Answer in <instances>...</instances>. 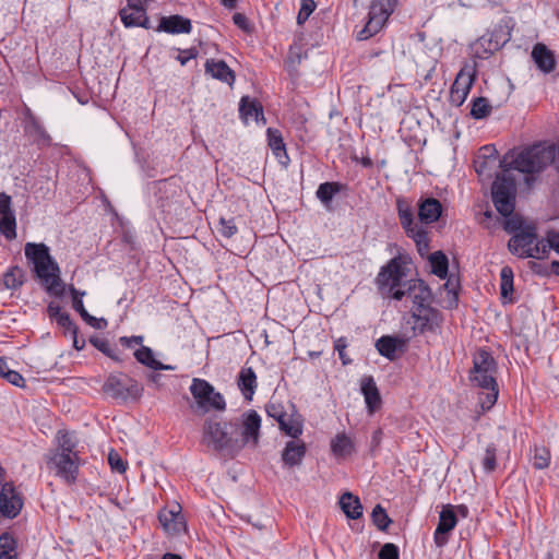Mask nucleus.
<instances>
[{"label":"nucleus","instance_id":"1","mask_svg":"<svg viewBox=\"0 0 559 559\" xmlns=\"http://www.w3.org/2000/svg\"><path fill=\"white\" fill-rule=\"evenodd\" d=\"M556 152L551 145H533L521 151L508 165L507 156L501 163L503 174L497 176L492 183V202L496 210L504 217L510 216L515 207V179L509 174L510 169L523 174H535L544 170L555 160Z\"/></svg>","mask_w":559,"mask_h":559},{"label":"nucleus","instance_id":"2","mask_svg":"<svg viewBox=\"0 0 559 559\" xmlns=\"http://www.w3.org/2000/svg\"><path fill=\"white\" fill-rule=\"evenodd\" d=\"M24 251L46 290L50 295L62 297L66 285L60 277L58 263L49 253V248L45 243L27 242Z\"/></svg>","mask_w":559,"mask_h":559},{"label":"nucleus","instance_id":"3","mask_svg":"<svg viewBox=\"0 0 559 559\" xmlns=\"http://www.w3.org/2000/svg\"><path fill=\"white\" fill-rule=\"evenodd\" d=\"M497 364L493 357L486 350L480 349L474 356V367L471 380L485 390L479 396L483 409H490L498 399V385L495 379Z\"/></svg>","mask_w":559,"mask_h":559},{"label":"nucleus","instance_id":"4","mask_svg":"<svg viewBox=\"0 0 559 559\" xmlns=\"http://www.w3.org/2000/svg\"><path fill=\"white\" fill-rule=\"evenodd\" d=\"M261 416L253 409L229 420V435L234 457L246 447L255 448L259 443Z\"/></svg>","mask_w":559,"mask_h":559},{"label":"nucleus","instance_id":"5","mask_svg":"<svg viewBox=\"0 0 559 559\" xmlns=\"http://www.w3.org/2000/svg\"><path fill=\"white\" fill-rule=\"evenodd\" d=\"M509 250L521 258L543 259L547 254V245L537 240L533 227L520 229L508 242Z\"/></svg>","mask_w":559,"mask_h":559},{"label":"nucleus","instance_id":"6","mask_svg":"<svg viewBox=\"0 0 559 559\" xmlns=\"http://www.w3.org/2000/svg\"><path fill=\"white\" fill-rule=\"evenodd\" d=\"M202 442L224 456L234 457L233 444L229 435V421L207 419L203 426Z\"/></svg>","mask_w":559,"mask_h":559},{"label":"nucleus","instance_id":"7","mask_svg":"<svg viewBox=\"0 0 559 559\" xmlns=\"http://www.w3.org/2000/svg\"><path fill=\"white\" fill-rule=\"evenodd\" d=\"M190 392L203 413L212 409L222 412L226 408L224 396L204 379L194 378L190 385Z\"/></svg>","mask_w":559,"mask_h":559},{"label":"nucleus","instance_id":"8","mask_svg":"<svg viewBox=\"0 0 559 559\" xmlns=\"http://www.w3.org/2000/svg\"><path fill=\"white\" fill-rule=\"evenodd\" d=\"M405 276L401 259L393 258L381 267L376 282L381 294L393 299V293L403 288Z\"/></svg>","mask_w":559,"mask_h":559},{"label":"nucleus","instance_id":"9","mask_svg":"<svg viewBox=\"0 0 559 559\" xmlns=\"http://www.w3.org/2000/svg\"><path fill=\"white\" fill-rule=\"evenodd\" d=\"M104 392L115 400H138L143 388L135 381L123 374H110L103 385Z\"/></svg>","mask_w":559,"mask_h":559},{"label":"nucleus","instance_id":"10","mask_svg":"<svg viewBox=\"0 0 559 559\" xmlns=\"http://www.w3.org/2000/svg\"><path fill=\"white\" fill-rule=\"evenodd\" d=\"M394 5V0H376L372 2L368 13V21L365 27L358 32L357 38L366 40L379 33L393 12Z\"/></svg>","mask_w":559,"mask_h":559},{"label":"nucleus","instance_id":"11","mask_svg":"<svg viewBox=\"0 0 559 559\" xmlns=\"http://www.w3.org/2000/svg\"><path fill=\"white\" fill-rule=\"evenodd\" d=\"M81 464L79 454L51 453L47 460L48 467L69 485L76 481Z\"/></svg>","mask_w":559,"mask_h":559},{"label":"nucleus","instance_id":"12","mask_svg":"<svg viewBox=\"0 0 559 559\" xmlns=\"http://www.w3.org/2000/svg\"><path fill=\"white\" fill-rule=\"evenodd\" d=\"M404 297L413 304L412 308L426 307L430 305L431 292L420 280H408L403 284V288L393 293V299L402 300Z\"/></svg>","mask_w":559,"mask_h":559},{"label":"nucleus","instance_id":"13","mask_svg":"<svg viewBox=\"0 0 559 559\" xmlns=\"http://www.w3.org/2000/svg\"><path fill=\"white\" fill-rule=\"evenodd\" d=\"M23 497L12 481L3 483L0 490V514L8 519L16 518L23 508Z\"/></svg>","mask_w":559,"mask_h":559},{"label":"nucleus","instance_id":"14","mask_svg":"<svg viewBox=\"0 0 559 559\" xmlns=\"http://www.w3.org/2000/svg\"><path fill=\"white\" fill-rule=\"evenodd\" d=\"M151 0H127V7L119 11L121 22L126 27H146L148 22L146 4Z\"/></svg>","mask_w":559,"mask_h":559},{"label":"nucleus","instance_id":"15","mask_svg":"<svg viewBox=\"0 0 559 559\" xmlns=\"http://www.w3.org/2000/svg\"><path fill=\"white\" fill-rule=\"evenodd\" d=\"M474 82V73L472 69H462L452 84L450 92V102L452 105L460 107L466 99Z\"/></svg>","mask_w":559,"mask_h":559},{"label":"nucleus","instance_id":"16","mask_svg":"<svg viewBox=\"0 0 559 559\" xmlns=\"http://www.w3.org/2000/svg\"><path fill=\"white\" fill-rule=\"evenodd\" d=\"M0 234L7 240L16 238V219L11 207V198L0 193Z\"/></svg>","mask_w":559,"mask_h":559},{"label":"nucleus","instance_id":"17","mask_svg":"<svg viewBox=\"0 0 559 559\" xmlns=\"http://www.w3.org/2000/svg\"><path fill=\"white\" fill-rule=\"evenodd\" d=\"M412 317L415 320L413 330L415 332L424 333L425 331H431L438 325L439 312L438 310L430 307H416L412 308Z\"/></svg>","mask_w":559,"mask_h":559},{"label":"nucleus","instance_id":"18","mask_svg":"<svg viewBox=\"0 0 559 559\" xmlns=\"http://www.w3.org/2000/svg\"><path fill=\"white\" fill-rule=\"evenodd\" d=\"M456 523L457 519L453 511V507H444L440 512L439 523L433 534V539L437 546L442 547L448 543L447 534L456 526Z\"/></svg>","mask_w":559,"mask_h":559},{"label":"nucleus","instance_id":"19","mask_svg":"<svg viewBox=\"0 0 559 559\" xmlns=\"http://www.w3.org/2000/svg\"><path fill=\"white\" fill-rule=\"evenodd\" d=\"M158 520L164 530L169 534H179L186 531V522L181 514L180 506H175L173 509L160 510Z\"/></svg>","mask_w":559,"mask_h":559},{"label":"nucleus","instance_id":"20","mask_svg":"<svg viewBox=\"0 0 559 559\" xmlns=\"http://www.w3.org/2000/svg\"><path fill=\"white\" fill-rule=\"evenodd\" d=\"M532 59L538 70L547 74L556 69L557 60L552 50L545 44L537 43L532 49Z\"/></svg>","mask_w":559,"mask_h":559},{"label":"nucleus","instance_id":"21","mask_svg":"<svg viewBox=\"0 0 559 559\" xmlns=\"http://www.w3.org/2000/svg\"><path fill=\"white\" fill-rule=\"evenodd\" d=\"M307 452V448L301 440H290L286 443L282 452V461L285 466L294 467L301 464Z\"/></svg>","mask_w":559,"mask_h":559},{"label":"nucleus","instance_id":"22","mask_svg":"<svg viewBox=\"0 0 559 559\" xmlns=\"http://www.w3.org/2000/svg\"><path fill=\"white\" fill-rule=\"evenodd\" d=\"M361 393L365 397L367 408L370 414L374 413L381 406V396L377 384L371 376L364 377L360 381Z\"/></svg>","mask_w":559,"mask_h":559},{"label":"nucleus","instance_id":"23","mask_svg":"<svg viewBox=\"0 0 559 559\" xmlns=\"http://www.w3.org/2000/svg\"><path fill=\"white\" fill-rule=\"evenodd\" d=\"M205 72L213 79L219 80L229 85L235 81L234 71L223 60L207 59L205 62Z\"/></svg>","mask_w":559,"mask_h":559},{"label":"nucleus","instance_id":"24","mask_svg":"<svg viewBox=\"0 0 559 559\" xmlns=\"http://www.w3.org/2000/svg\"><path fill=\"white\" fill-rule=\"evenodd\" d=\"M442 213L441 203L433 198H428L418 204V217L421 223L431 224L440 217Z\"/></svg>","mask_w":559,"mask_h":559},{"label":"nucleus","instance_id":"25","mask_svg":"<svg viewBox=\"0 0 559 559\" xmlns=\"http://www.w3.org/2000/svg\"><path fill=\"white\" fill-rule=\"evenodd\" d=\"M158 28L169 34H189L191 21L181 15H171L163 17Z\"/></svg>","mask_w":559,"mask_h":559},{"label":"nucleus","instance_id":"26","mask_svg":"<svg viewBox=\"0 0 559 559\" xmlns=\"http://www.w3.org/2000/svg\"><path fill=\"white\" fill-rule=\"evenodd\" d=\"M238 388L246 400H252L257 389V376L251 367L241 368L238 374Z\"/></svg>","mask_w":559,"mask_h":559},{"label":"nucleus","instance_id":"27","mask_svg":"<svg viewBox=\"0 0 559 559\" xmlns=\"http://www.w3.org/2000/svg\"><path fill=\"white\" fill-rule=\"evenodd\" d=\"M340 507L348 519L357 520L362 515V506L357 496L345 492L340 498Z\"/></svg>","mask_w":559,"mask_h":559},{"label":"nucleus","instance_id":"28","mask_svg":"<svg viewBox=\"0 0 559 559\" xmlns=\"http://www.w3.org/2000/svg\"><path fill=\"white\" fill-rule=\"evenodd\" d=\"M135 359L153 370H174L171 365H164L154 357L153 350L147 346H141L134 352Z\"/></svg>","mask_w":559,"mask_h":559},{"label":"nucleus","instance_id":"29","mask_svg":"<svg viewBox=\"0 0 559 559\" xmlns=\"http://www.w3.org/2000/svg\"><path fill=\"white\" fill-rule=\"evenodd\" d=\"M267 139L269 146L271 147L273 154L278 159V162L283 165H286L289 160V157L286 153L285 143L283 141L282 134L276 129H267Z\"/></svg>","mask_w":559,"mask_h":559},{"label":"nucleus","instance_id":"30","mask_svg":"<svg viewBox=\"0 0 559 559\" xmlns=\"http://www.w3.org/2000/svg\"><path fill=\"white\" fill-rule=\"evenodd\" d=\"M239 112L245 122L249 121H258L260 116H263L261 105L251 99L248 96H245L240 100Z\"/></svg>","mask_w":559,"mask_h":559},{"label":"nucleus","instance_id":"31","mask_svg":"<svg viewBox=\"0 0 559 559\" xmlns=\"http://www.w3.org/2000/svg\"><path fill=\"white\" fill-rule=\"evenodd\" d=\"M401 344V340L393 336L384 335L377 341L376 348L381 356L392 360L395 357L397 346Z\"/></svg>","mask_w":559,"mask_h":559},{"label":"nucleus","instance_id":"32","mask_svg":"<svg viewBox=\"0 0 559 559\" xmlns=\"http://www.w3.org/2000/svg\"><path fill=\"white\" fill-rule=\"evenodd\" d=\"M331 449L334 455L338 457H345L352 454L354 444L349 437L345 433H338L331 441Z\"/></svg>","mask_w":559,"mask_h":559},{"label":"nucleus","instance_id":"33","mask_svg":"<svg viewBox=\"0 0 559 559\" xmlns=\"http://www.w3.org/2000/svg\"><path fill=\"white\" fill-rule=\"evenodd\" d=\"M513 271L506 265L500 271V295L503 300L512 301L513 294Z\"/></svg>","mask_w":559,"mask_h":559},{"label":"nucleus","instance_id":"34","mask_svg":"<svg viewBox=\"0 0 559 559\" xmlns=\"http://www.w3.org/2000/svg\"><path fill=\"white\" fill-rule=\"evenodd\" d=\"M58 449L53 453L79 454L75 450L76 439L74 433L68 431H58L57 433Z\"/></svg>","mask_w":559,"mask_h":559},{"label":"nucleus","instance_id":"35","mask_svg":"<svg viewBox=\"0 0 559 559\" xmlns=\"http://www.w3.org/2000/svg\"><path fill=\"white\" fill-rule=\"evenodd\" d=\"M429 262L431 271L440 278H445L448 275L449 261L447 255L441 251H436L430 254Z\"/></svg>","mask_w":559,"mask_h":559},{"label":"nucleus","instance_id":"36","mask_svg":"<svg viewBox=\"0 0 559 559\" xmlns=\"http://www.w3.org/2000/svg\"><path fill=\"white\" fill-rule=\"evenodd\" d=\"M0 559H17L16 542L8 533L0 535Z\"/></svg>","mask_w":559,"mask_h":559},{"label":"nucleus","instance_id":"37","mask_svg":"<svg viewBox=\"0 0 559 559\" xmlns=\"http://www.w3.org/2000/svg\"><path fill=\"white\" fill-rule=\"evenodd\" d=\"M307 58V53L302 51L299 46H290L285 66L289 73L297 72V67L301 63L304 59Z\"/></svg>","mask_w":559,"mask_h":559},{"label":"nucleus","instance_id":"38","mask_svg":"<svg viewBox=\"0 0 559 559\" xmlns=\"http://www.w3.org/2000/svg\"><path fill=\"white\" fill-rule=\"evenodd\" d=\"M341 186L337 182H323L317 189V198L324 204H329L333 197L340 192Z\"/></svg>","mask_w":559,"mask_h":559},{"label":"nucleus","instance_id":"39","mask_svg":"<svg viewBox=\"0 0 559 559\" xmlns=\"http://www.w3.org/2000/svg\"><path fill=\"white\" fill-rule=\"evenodd\" d=\"M24 282V272L19 266H12L3 276V284L9 289L19 288Z\"/></svg>","mask_w":559,"mask_h":559},{"label":"nucleus","instance_id":"40","mask_svg":"<svg viewBox=\"0 0 559 559\" xmlns=\"http://www.w3.org/2000/svg\"><path fill=\"white\" fill-rule=\"evenodd\" d=\"M491 112V106L485 97H477L472 103L471 116L474 119H484Z\"/></svg>","mask_w":559,"mask_h":559},{"label":"nucleus","instance_id":"41","mask_svg":"<svg viewBox=\"0 0 559 559\" xmlns=\"http://www.w3.org/2000/svg\"><path fill=\"white\" fill-rule=\"evenodd\" d=\"M396 205L399 218L404 230L415 225L411 206L403 200H397Z\"/></svg>","mask_w":559,"mask_h":559},{"label":"nucleus","instance_id":"42","mask_svg":"<svg viewBox=\"0 0 559 559\" xmlns=\"http://www.w3.org/2000/svg\"><path fill=\"white\" fill-rule=\"evenodd\" d=\"M371 519L373 524L381 531H385L391 523L386 511L380 504L373 508Z\"/></svg>","mask_w":559,"mask_h":559},{"label":"nucleus","instance_id":"43","mask_svg":"<svg viewBox=\"0 0 559 559\" xmlns=\"http://www.w3.org/2000/svg\"><path fill=\"white\" fill-rule=\"evenodd\" d=\"M497 448L493 443H490L486 447L484 456L481 459V465L485 472L489 473L496 469L497 467Z\"/></svg>","mask_w":559,"mask_h":559},{"label":"nucleus","instance_id":"44","mask_svg":"<svg viewBox=\"0 0 559 559\" xmlns=\"http://www.w3.org/2000/svg\"><path fill=\"white\" fill-rule=\"evenodd\" d=\"M550 463V453L546 448H535L533 456V465L537 469L548 467Z\"/></svg>","mask_w":559,"mask_h":559},{"label":"nucleus","instance_id":"45","mask_svg":"<svg viewBox=\"0 0 559 559\" xmlns=\"http://www.w3.org/2000/svg\"><path fill=\"white\" fill-rule=\"evenodd\" d=\"M217 230L222 236H224L226 238L233 237L237 233V226L235 224V219L234 218L227 219V218L222 217L218 222Z\"/></svg>","mask_w":559,"mask_h":559},{"label":"nucleus","instance_id":"46","mask_svg":"<svg viewBox=\"0 0 559 559\" xmlns=\"http://www.w3.org/2000/svg\"><path fill=\"white\" fill-rule=\"evenodd\" d=\"M316 2L313 0H301L300 10L297 15V23L304 24L316 9Z\"/></svg>","mask_w":559,"mask_h":559},{"label":"nucleus","instance_id":"47","mask_svg":"<svg viewBox=\"0 0 559 559\" xmlns=\"http://www.w3.org/2000/svg\"><path fill=\"white\" fill-rule=\"evenodd\" d=\"M280 428L288 436L297 440L298 436L302 433V427L297 421H287L286 418L280 424Z\"/></svg>","mask_w":559,"mask_h":559},{"label":"nucleus","instance_id":"48","mask_svg":"<svg viewBox=\"0 0 559 559\" xmlns=\"http://www.w3.org/2000/svg\"><path fill=\"white\" fill-rule=\"evenodd\" d=\"M108 463L110 467L118 472L124 473L127 469V463L122 460V457L115 451H110L108 454Z\"/></svg>","mask_w":559,"mask_h":559},{"label":"nucleus","instance_id":"49","mask_svg":"<svg viewBox=\"0 0 559 559\" xmlns=\"http://www.w3.org/2000/svg\"><path fill=\"white\" fill-rule=\"evenodd\" d=\"M405 233L415 241V243L424 242V240L428 238L427 231L418 224L405 229Z\"/></svg>","mask_w":559,"mask_h":559},{"label":"nucleus","instance_id":"50","mask_svg":"<svg viewBox=\"0 0 559 559\" xmlns=\"http://www.w3.org/2000/svg\"><path fill=\"white\" fill-rule=\"evenodd\" d=\"M1 377H3L8 382L15 386H23L24 385V378L14 370H11L8 368V365L5 364V369L3 373H0Z\"/></svg>","mask_w":559,"mask_h":559},{"label":"nucleus","instance_id":"51","mask_svg":"<svg viewBox=\"0 0 559 559\" xmlns=\"http://www.w3.org/2000/svg\"><path fill=\"white\" fill-rule=\"evenodd\" d=\"M69 292L72 297V307L73 309L80 313L81 317L87 313L83 300L79 297V289H76L74 286L69 287Z\"/></svg>","mask_w":559,"mask_h":559},{"label":"nucleus","instance_id":"52","mask_svg":"<svg viewBox=\"0 0 559 559\" xmlns=\"http://www.w3.org/2000/svg\"><path fill=\"white\" fill-rule=\"evenodd\" d=\"M266 413L270 417L276 419L278 424L286 418V414L283 411L282 405L271 402L266 405Z\"/></svg>","mask_w":559,"mask_h":559},{"label":"nucleus","instance_id":"53","mask_svg":"<svg viewBox=\"0 0 559 559\" xmlns=\"http://www.w3.org/2000/svg\"><path fill=\"white\" fill-rule=\"evenodd\" d=\"M378 556L379 559H399V548L391 543L384 544Z\"/></svg>","mask_w":559,"mask_h":559},{"label":"nucleus","instance_id":"54","mask_svg":"<svg viewBox=\"0 0 559 559\" xmlns=\"http://www.w3.org/2000/svg\"><path fill=\"white\" fill-rule=\"evenodd\" d=\"M56 322L59 326L64 329L66 333H69L70 335H75L78 328L72 322L68 313L60 316L59 320Z\"/></svg>","mask_w":559,"mask_h":559},{"label":"nucleus","instance_id":"55","mask_svg":"<svg viewBox=\"0 0 559 559\" xmlns=\"http://www.w3.org/2000/svg\"><path fill=\"white\" fill-rule=\"evenodd\" d=\"M32 128L34 130V134L36 136V141L39 144H49L50 143V138H49L48 133L45 131V129L41 126H39L38 123L34 122Z\"/></svg>","mask_w":559,"mask_h":559},{"label":"nucleus","instance_id":"56","mask_svg":"<svg viewBox=\"0 0 559 559\" xmlns=\"http://www.w3.org/2000/svg\"><path fill=\"white\" fill-rule=\"evenodd\" d=\"M346 347H347V344L344 338H338L334 344V348L338 353V356H340L343 365H348L350 362V359L346 356V353H345Z\"/></svg>","mask_w":559,"mask_h":559},{"label":"nucleus","instance_id":"57","mask_svg":"<svg viewBox=\"0 0 559 559\" xmlns=\"http://www.w3.org/2000/svg\"><path fill=\"white\" fill-rule=\"evenodd\" d=\"M547 245V253L554 249L559 253V233L550 231L547 234V239L544 240Z\"/></svg>","mask_w":559,"mask_h":559},{"label":"nucleus","instance_id":"58","mask_svg":"<svg viewBox=\"0 0 559 559\" xmlns=\"http://www.w3.org/2000/svg\"><path fill=\"white\" fill-rule=\"evenodd\" d=\"M82 319L94 329H103L107 325V321L104 318L97 319L91 316L88 312L82 317Z\"/></svg>","mask_w":559,"mask_h":559},{"label":"nucleus","instance_id":"59","mask_svg":"<svg viewBox=\"0 0 559 559\" xmlns=\"http://www.w3.org/2000/svg\"><path fill=\"white\" fill-rule=\"evenodd\" d=\"M91 343L102 353L106 354L107 356L114 357L108 341L103 338H91Z\"/></svg>","mask_w":559,"mask_h":559},{"label":"nucleus","instance_id":"60","mask_svg":"<svg viewBox=\"0 0 559 559\" xmlns=\"http://www.w3.org/2000/svg\"><path fill=\"white\" fill-rule=\"evenodd\" d=\"M47 313L51 320L58 321L60 316L67 312H62L61 307L57 302H50L47 307Z\"/></svg>","mask_w":559,"mask_h":559},{"label":"nucleus","instance_id":"61","mask_svg":"<svg viewBox=\"0 0 559 559\" xmlns=\"http://www.w3.org/2000/svg\"><path fill=\"white\" fill-rule=\"evenodd\" d=\"M142 342H143V336H141V335H135V336H131V337L123 336L120 338V343L127 347H133L136 344H142Z\"/></svg>","mask_w":559,"mask_h":559},{"label":"nucleus","instance_id":"62","mask_svg":"<svg viewBox=\"0 0 559 559\" xmlns=\"http://www.w3.org/2000/svg\"><path fill=\"white\" fill-rule=\"evenodd\" d=\"M233 21L234 23L241 29H245L247 31L248 29V20L246 17V15L241 14V13H236L234 14L233 16Z\"/></svg>","mask_w":559,"mask_h":559},{"label":"nucleus","instance_id":"63","mask_svg":"<svg viewBox=\"0 0 559 559\" xmlns=\"http://www.w3.org/2000/svg\"><path fill=\"white\" fill-rule=\"evenodd\" d=\"M549 270L545 271V274H554L556 276H559V261H552L549 266Z\"/></svg>","mask_w":559,"mask_h":559},{"label":"nucleus","instance_id":"64","mask_svg":"<svg viewBox=\"0 0 559 559\" xmlns=\"http://www.w3.org/2000/svg\"><path fill=\"white\" fill-rule=\"evenodd\" d=\"M416 246H417V249H418V252L420 253V255H424L425 253H427L428 248H429L428 238H426L424 240V242L416 243Z\"/></svg>","mask_w":559,"mask_h":559}]
</instances>
